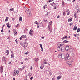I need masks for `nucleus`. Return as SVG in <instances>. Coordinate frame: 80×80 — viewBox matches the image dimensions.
Masks as SVG:
<instances>
[{
	"label": "nucleus",
	"instance_id": "1",
	"mask_svg": "<svg viewBox=\"0 0 80 80\" xmlns=\"http://www.w3.org/2000/svg\"><path fill=\"white\" fill-rule=\"evenodd\" d=\"M63 45H64V42H59L58 44V45L60 46H63Z\"/></svg>",
	"mask_w": 80,
	"mask_h": 80
},
{
	"label": "nucleus",
	"instance_id": "2",
	"mask_svg": "<svg viewBox=\"0 0 80 80\" xmlns=\"http://www.w3.org/2000/svg\"><path fill=\"white\" fill-rule=\"evenodd\" d=\"M28 45V44L27 42H26L24 43L23 45V47H24V50H25V48H26V47H27V46Z\"/></svg>",
	"mask_w": 80,
	"mask_h": 80
},
{
	"label": "nucleus",
	"instance_id": "3",
	"mask_svg": "<svg viewBox=\"0 0 80 80\" xmlns=\"http://www.w3.org/2000/svg\"><path fill=\"white\" fill-rule=\"evenodd\" d=\"M58 47L57 48V50L58 51H59V52L60 51H61V48H62V47H61V46H59V45H58Z\"/></svg>",
	"mask_w": 80,
	"mask_h": 80
},
{
	"label": "nucleus",
	"instance_id": "4",
	"mask_svg": "<svg viewBox=\"0 0 80 80\" xmlns=\"http://www.w3.org/2000/svg\"><path fill=\"white\" fill-rule=\"evenodd\" d=\"M29 33L30 35H33V30L32 29L30 30Z\"/></svg>",
	"mask_w": 80,
	"mask_h": 80
},
{
	"label": "nucleus",
	"instance_id": "5",
	"mask_svg": "<svg viewBox=\"0 0 80 80\" xmlns=\"http://www.w3.org/2000/svg\"><path fill=\"white\" fill-rule=\"evenodd\" d=\"M60 56H61V58L62 59H65H65H67V58H66V57H65V56L62 55V54H60Z\"/></svg>",
	"mask_w": 80,
	"mask_h": 80
},
{
	"label": "nucleus",
	"instance_id": "6",
	"mask_svg": "<svg viewBox=\"0 0 80 80\" xmlns=\"http://www.w3.org/2000/svg\"><path fill=\"white\" fill-rule=\"evenodd\" d=\"M69 49H70V48L68 46H66L65 48V49L66 50V51H68Z\"/></svg>",
	"mask_w": 80,
	"mask_h": 80
},
{
	"label": "nucleus",
	"instance_id": "7",
	"mask_svg": "<svg viewBox=\"0 0 80 80\" xmlns=\"http://www.w3.org/2000/svg\"><path fill=\"white\" fill-rule=\"evenodd\" d=\"M68 64L69 67H72V62H68Z\"/></svg>",
	"mask_w": 80,
	"mask_h": 80
},
{
	"label": "nucleus",
	"instance_id": "8",
	"mask_svg": "<svg viewBox=\"0 0 80 80\" xmlns=\"http://www.w3.org/2000/svg\"><path fill=\"white\" fill-rule=\"evenodd\" d=\"M25 11L26 12H27V13L28 12V8L26 7V8H25Z\"/></svg>",
	"mask_w": 80,
	"mask_h": 80
},
{
	"label": "nucleus",
	"instance_id": "9",
	"mask_svg": "<svg viewBox=\"0 0 80 80\" xmlns=\"http://www.w3.org/2000/svg\"><path fill=\"white\" fill-rule=\"evenodd\" d=\"M17 71H15V70H14L13 72V75L14 76H15V75H17Z\"/></svg>",
	"mask_w": 80,
	"mask_h": 80
},
{
	"label": "nucleus",
	"instance_id": "10",
	"mask_svg": "<svg viewBox=\"0 0 80 80\" xmlns=\"http://www.w3.org/2000/svg\"><path fill=\"white\" fill-rule=\"evenodd\" d=\"M61 52H63L65 51V47H61Z\"/></svg>",
	"mask_w": 80,
	"mask_h": 80
},
{
	"label": "nucleus",
	"instance_id": "11",
	"mask_svg": "<svg viewBox=\"0 0 80 80\" xmlns=\"http://www.w3.org/2000/svg\"><path fill=\"white\" fill-rule=\"evenodd\" d=\"M28 14V17H30L31 15H32V13H31V12H30H30H27Z\"/></svg>",
	"mask_w": 80,
	"mask_h": 80
},
{
	"label": "nucleus",
	"instance_id": "12",
	"mask_svg": "<svg viewBox=\"0 0 80 80\" xmlns=\"http://www.w3.org/2000/svg\"><path fill=\"white\" fill-rule=\"evenodd\" d=\"M9 24L10 23H8L6 24L8 28H10V25Z\"/></svg>",
	"mask_w": 80,
	"mask_h": 80
},
{
	"label": "nucleus",
	"instance_id": "13",
	"mask_svg": "<svg viewBox=\"0 0 80 80\" xmlns=\"http://www.w3.org/2000/svg\"><path fill=\"white\" fill-rule=\"evenodd\" d=\"M0 72H1V73H2L3 72V66H1L0 67Z\"/></svg>",
	"mask_w": 80,
	"mask_h": 80
},
{
	"label": "nucleus",
	"instance_id": "14",
	"mask_svg": "<svg viewBox=\"0 0 80 80\" xmlns=\"http://www.w3.org/2000/svg\"><path fill=\"white\" fill-rule=\"evenodd\" d=\"M72 20H73V18H70L68 19V22H70L72 21Z\"/></svg>",
	"mask_w": 80,
	"mask_h": 80
},
{
	"label": "nucleus",
	"instance_id": "15",
	"mask_svg": "<svg viewBox=\"0 0 80 80\" xmlns=\"http://www.w3.org/2000/svg\"><path fill=\"white\" fill-rule=\"evenodd\" d=\"M43 67H44V65H43V64H42L41 65V69H43Z\"/></svg>",
	"mask_w": 80,
	"mask_h": 80
},
{
	"label": "nucleus",
	"instance_id": "16",
	"mask_svg": "<svg viewBox=\"0 0 80 80\" xmlns=\"http://www.w3.org/2000/svg\"><path fill=\"white\" fill-rule=\"evenodd\" d=\"M77 28V26L76 25L74 26V27L73 29V30H76Z\"/></svg>",
	"mask_w": 80,
	"mask_h": 80
},
{
	"label": "nucleus",
	"instance_id": "17",
	"mask_svg": "<svg viewBox=\"0 0 80 80\" xmlns=\"http://www.w3.org/2000/svg\"><path fill=\"white\" fill-rule=\"evenodd\" d=\"M69 57V55L68 53H67L66 54V59H68V57Z\"/></svg>",
	"mask_w": 80,
	"mask_h": 80
},
{
	"label": "nucleus",
	"instance_id": "18",
	"mask_svg": "<svg viewBox=\"0 0 80 80\" xmlns=\"http://www.w3.org/2000/svg\"><path fill=\"white\" fill-rule=\"evenodd\" d=\"M68 38V37L66 36L65 37H63V38H62V40H65V39H67Z\"/></svg>",
	"mask_w": 80,
	"mask_h": 80
},
{
	"label": "nucleus",
	"instance_id": "19",
	"mask_svg": "<svg viewBox=\"0 0 80 80\" xmlns=\"http://www.w3.org/2000/svg\"><path fill=\"white\" fill-rule=\"evenodd\" d=\"M6 53H7V55H8L9 54V50H7L5 51Z\"/></svg>",
	"mask_w": 80,
	"mask_h": 80
},
{
	"label": "nucleus",
	"instance_id": "20",
	"mask_svg": "<svg viewBox=\"0 0 80 80\" xmlns=\"http://www.w3.org/2000/svg\"><path fill=\"white\" fill-rule=\"evenodd\" d=\"M61 77H62V76H58L57 77L58 80H60V78H61Z\"/></svg>",
	"mask_w": 80,
	"mask_h": 80
},
{
	"label": "nucleus",
	"instance_id": "21",
	"mask_svg": "<svg viewBox=\"0 0 80 80\" xmlns=\"http://www.w3.org/2000/svg\"><path fill=\"white\" fill-rule=\"evenodd\" d=\"M50 12H48L46 14V16H47V17H48L49 15H50Z\"/></svg>",
	"mask_w": 80,
	"mask_h": 80
},
{
	"label": "nucleus",
	"instance_id": "22",
	"mask_svg": "<svg viewBox=\"0 0 80 80\" xmlns=\"http://www.w3.org/2000/svg\"><path fill=\"white\" fill-rule=\"evenodd\" d=\"M63 42L65 43H68V42H69V41L67 40H64V41Z\"/></svg>",
	"mask_w": 80,
	"mask_h": 80
},
{
	"label": "nucleus",
	"instance_id": "23",
	"mask_svg": "<svg viewBox=\"0 0 80 80\" xmlns=\"http://www.w3.org/2000/svg\"><path fill=\"white\" fill-rule=\"evenodd\" d=\"M19 20L20 21H22V17H19Z\"/></svg>",
	"mask_w": 80,
	"mask_h": 80
},
{
	"label": "nucleus",
	"instance_id": "24",
	"mask_svg": "<svg viewBox=\"0 0 80 80\" xmlns=\"http://www.w3.org/2000/svg\"><path fill=\"white\" fill-rule=\"evenodd\" d=\"M8 20V17H7L5 19V22H7Z\"/></svg>",
	"mask_w": 80,
	"mask_h": 80
},
{
	"label": "nucleus",
	"instance_id": "25",
	"mask_svg": "<svg viewBox=\"0 0 80 80\" xmlns=\"http://www.w3.org/2000/svg\"><path fill=\"white\" fill-rule=\"evenodd\" d=\"M80 12V8H79L77 11V13H79V12Z\"/></svg>",
	"mask_w": 80,
	"mask_h": 80
},
{
	"label": "nucleus",
	"instance_id": "26",
	"mask_svg": "<svg viewBox=\"0 0 80 80\" xmlns=\"http://www.w3.org/2000/svg\"><path fill=\"white\" fill-rule=\"evenodd\" d=\"M43 8H44V9H45V8H47V5H44L43 7Z\"/></svg>",
	"mask_w": 80,
	"mask_h": 80
},
{
	"label": "nucleus",
	"instance_id": "27",
	"mask_svg": "<svg viewBox=\"0 0 80 80\" xmlns=\"http://www.w3.org/2000/svg\"><path fill=\"white\" fill-rule=\"evenodd\" d=\"M35 62H38V58H36L35 59Z\"/></svg>",
	"mask_w": 80,
	"mask_h": 80
},
{
	"label": "nucleus",
	"instance_id": "28",
	"mask_svg": "<svg viewBox=\"0 0 80 80\" xmlns=\"http://www.w3.org/2000/svg\"><path fill=\"white\" fill-rule=\"evenodd\" d=\"M74 37H78V36H79V34H74Z\"/></svg>",
	"mask_w": 80,
	"mask_h": 80
},
{
	"label": "nucleus",
	"instance_id": "29",
	"mask_svg": "<svg viewBox=\"0 0 80 80\" xmlns=\"http://www.w3.org/2000/svg\"><path fill=\"white\" fill-rule=\"evenodd\" d=\"M44 64H48V62H47L45 60L44 61Z\"/></svg>",
	"mask_w": 80,
	"mask_h": 80
},
{
	"label": "nucleus",
	"instance_id": "30",
	"mask_svg": "<svg viewBox=\"0 0 80 80\" xmlns=\"http://www.w3.org/2000/svg\"><path fill=\"white\" fill-rule=\"evenodd\" d=\"M56 6H57V5H56V4L54 5L53 7L54 8V9H56V8H57V7H56Z\"/></svg>",
	"mask_w": 80,
	"mask_h": 80
},
{
	"label": "nucleus",
	"instance_id": "31",
	"mask_svg": "<svg viewBox=\"0 0 80 80\" xmlns=\"http://www.w3.org/2000/svg\"><path fill=\"white\" fill-rule=\"evenodd\" d=\"M24 68V67H23V68H21L19 70H21V71H22V70H23V69Z\"/></svg>",
	"mask_w": 80,
	"mask_h": 80
},
{
	"label": "nucleus",
	"instance_id": "32",
	"mask_svg": "<svg viewBox=\"0 0 80 80\" xmlns=\"http://www.w3.org/2000/svg\"><path fill=\"white\" fill-rule=\"evenodd\" d=\"M71 57H75V55L73 53H72L71 54Z\"/></svg>",
	"mask_w": 80,
	"mask_h": 80
},
{
	"label": "nucleus",
	"instance_id": "33",
	"mask_svg": "<svg viewBox=\"0 0 80 80\" xmlns=\"http://www.w3.org/2000/svg\"><path fill=\"white\" fill-rule=\"evenodd\" d=\"M80 28H78L77 30V32H80Z\"/></svg>",
	"mask_w": 80,
	"mask_h": 80
},
{
	"label": "nucleus",
	"instance_id": "34",
	"mask_svg": "<svg viewBox=\"0 0 80 80\" xmlns=\"http://www.w3.org/2000/svg\"><path fill=\"white\" fill-rule=\"evenodd\" d=\"M5 57H3L2 58V60H5Z\"/></svg>",
	"mask_w": 80,
	"mask_h": 80
},
{
	"label": "nucleus",
	"instance_id": "35",
	"mask_svg": "<svg viewBox=\"0 0 80 80\" xmlns=\"http://www.w3.org/2000/svg\"><path fill=\"white\" fill-rule=\"evenodd\" d=\"M14 35H17V32H14Z\"/></svg>",
	"mask_w": 80,
	"mask_h": 80
},
{
	"label": "nucleus",
	"instance_id": "36",
	"mask_svg": "<svg viewBox=\"0 0 80 80\" xmlns=\"http://www.w3.org/2000/svg\"><path fill=\"white\" fill-rule=\"evenodd\" d=\"M28 75V76L30 77L32 75V73H31V72H29Z\"/></svg>",
	"mask_w": 80,
	"mask_h": 80
},
{
	"label": "nucleus",
	"instance_id": "37",
	"mask_svg": "<svg viewBox=\"0 0 80 80\" xmlns=\"http://www.w3.org/2000/svg\"><path fill=\"white\" fill-rule=\"evenodd\" d=\"M15 41L16 42L17 44H18V40H17V39H16L15 40Z\"/></svg>",
	"mask_w": 80,
	"mask_h": 80
},
{
	"label": "nucleus",
	"instance_id": "38",
	"mask_svg": "<svg viewBox=\"0 0 80 80\" xmlns=\"http://www.w3.org/2000/svg\"><path fill=\"white\" fill-rule=\"evenodd\" d=\"M63 15L64 16H65L66 14H65V12H63Z\"/></svg>",
	"mask_w": 80,
	"mask_h": 80
},
{
	"label": "nucleus",
	"instance_id": "39",
	"mask_svg": "<svg viewBox=\"0 0 80 80\" xmlns=\"http://www.w3.org/2000/svg\"><path fill=\"white\" fill-rule=\"evenodd\" d=\"M50 25H49L48 27V29L49 30H50Z\"/></svg>",
	"mask_w": 80,
	"mask_h": 80
},
{
	"label": "nucleus",
	"instance_id": "40",
	"mask_svg": "<svg viewBox=\"0 0 80 80\" xmlns=\"http://www.w3.org/2000/svg\"><path fill=\"white\" fill-rule=\"evenodd\" d=\"M13 55H14L13 54H12L11 55V58H13V57H14Z\"/></svg>",
	"mask_w": 80,
	"mask_h": 80
},
{
	"label": "nucleus",
	"instance_id": "41",
	"mask_svg": "<svg viewBox=\"0 0 80 80\" xmlns=\"http://www.w3.org/2000/svg\"><path fill=\"white\" fill-rule=\"evenodd\" d=\"M13 10H14V9H13V8H12V9H10V11H13Z\"/></svg>",
	"mask_w": 80,
	"mask_h": 80
},
{
	"label": "nucleus",
	"instance_id": "42",
	"mask_svg": "<svg viewBox=\"0 0 80 80\" xmlns=\"http://www.w3.org/2000/svg\"><path fill=\"white\" fill-rule=\"evenodd\" d=\"M67 14L68 15H70V11H68V12H67Z\"/></svg>",
	"mask_w": 80,
	"mask_h": 80
},
{
	"label": "nucleus",
	"instance_id": "43",
	"mask_svg": "<svg viewBox=\"0 0 80 80\" xmlns=\"http://www.w3.org/2000/svg\"><path fill=\"white\" fill-rule=\"evenodd\" d=\"M52 21H50L49 22V25H50V26H52Z\"/></svg>",
	"mask_w": 80,
	"mask_h": 80
},
{
	"label": "nucleus",
	"instance_id": "44",
	"mask_svg": "<svg viewBox=\"0 0 80 80\" xmlns=\"http://www.w3.org/2000/svg\"><path fill=\"white\" fill-rule=\"evenodd\" d=\"M20 44L22 46V47H23L24 44L23 43H21Z\"/></svg>",
	"mask_w": 80,
	"mask_h": 80
},
{
	"label": "nucleus",
	"instance_id": "45",
	"mask_svg": "<svg viewBox=\"0 0 80 80\" xmlns=\"http://www.w3.org/2000/svg\"><path fill=\"white\" fill-rule=\"evenodd\" d=\"M42 22L41 21H41L39 22V25H41V24H42Z\"/></svg>",
	"mask_w": 80,
	"mask_h": 80
},
{
	"label": "nucleus",
	"instance_id": "46",
	"mask_svg": "<svg viewBox=\"0 0 80 80\" xmlns=\"http://www.w3.org/2000/svg\"><path fill=\"white\" fill-rule=\"evenodd\" d=\"M23 36V38H26L27 36H26V35H22Z\"/></svg>",
	"mask_w": 80,
	"mask_h": 80
},
{
	"label": "nucleus",
	"instance_id": "47",
	"mask_svg": "<svg viewBox=\"0 0 80 80\" xmlns=\"http://www.w3.org/2000/svg\"><path fill=\"white\" fill-rule=\"evenodd\" d=\"M30 79L31 80H33V77H31V78H30Z\"/></svg>",
	"mask_w": 80,
	"mask_h": 80
},
{
	"label": "nucleus",
	"instance_id": "48",
	"mask_svg": "<svg viewBox=\"0 0 80 80\" xmlns=\"http://www.w3.org/2000/svg\"><path fill=\"white\" fill-rule=\"evenodd\" d=\"M72 62H74V59H72L71 60Z\"/></svg>",
	"mask_w": 80,
	"mask_h": 80
},
{
	"label": "nucleus",
	"instance_id": "49",
	"mask_svg": "<svg viewBox=\"0 0 80 80\" xmlns=\"http://www.w3.org/2000/svg\"><path fill=\"white\" fill-rule=\"evenodd\" d=\"M37 23H38V22L37 21H36L35 22V24H36L37 25H38V24H37Z\"/></svg>",
	"mask_w": 80,
	"mask_h": 80
},
{
	"label": "nucleus",
	"instance_id": "50",
	"mask_svg": "<svg viewBox=\"0 0 80 80\" xmlns=\"http://www.w3.org/2000/svg\"><path fill=\"white\" fill-rule=\"evenodd\" d=\"M41 48L42 49L41 51H43V47H41Z\"/></svg>",
	"mask_w": 80,
	"mask_h": 80
},
{
	"label": "nucleus",
	"instance_id": "51",
	"mask_svg": "<svg viewBox=\"0 0 80 80\" xmlns=\"http://www.w3.org/2000/svg\"><path fill=\"white\" fill-rule=\"evenodd\" d=\"M57 18H60V15H59L57 17Z\"/></svg>",
	"mask_w": 80,
	"mask_h": 80
},
{
	"label": "nucleus",
	"instance_id": "52",
	"mask_svg": "<svg viewBox=\"0 0 80 80\" xmlns=\"http://www.w3.org/2000/svg\"><path fill=\"white\" fill-rule=\"evenodd\" d=\"M50 5H52V6H53V3H51Z\"/></svg>",
	"mask_w": 80,
	"mask_h": 80
},
{
	"label": "nucleus",
	"instance_id": "53",
	"mask_svg": "<svg viewBox=\"0 0 80 80\" xmlns=\"http://www.w3.org/2000/svg\"><path fill=\"white\" fill-rule=\"evenodd\" d=\"M49 74L50 75V76L52 75V73L49 72Z\"/></svg>",
	"mask_w": 80,
	"mask_h": 80
},
{
	"label": "nucleus",
	"instance_id": "54",
	"mask_svg": "<svg viewBox=\"0 0 80 80\" xmlns=\"http://www.w3.org/2000/svg\"><path fill=\"white\" fill-rule=\"evenodd\" d=\"M45 37H41V38H42V39H44Z\"/></svg>",
	"mask_w": 80,
	"mask_h": 80
},
{
	"label": "nucleus",
	"instance_id": "55",
	"mask_svg": "<svg viewBox=\"0 0 80 80\" xmlns=\"http://www.w3.org/2000/svg\"><path fill=\"white\" fill-rule=\"evenodd\" d=\"M40 47H42V44H40Z\"/></svg>",
	"mask_w": 80,
	"mask_h": 80
},
{
	"label": "nucleus",
	"instance_id": "56",
	"mask_svg": "<svg viewBox=\"0 0 80 80\" xmlns=\"http://www.w3.org/2000/svg\"><path fill=\"white\" fill-rule=\"evenodd\" d=\"M74 17H75V18H77V17H76V15L75 14L74 15Z\"/></svg>",
	"mask_w": 80,
	"mask_h": 80
},
{
	"label": "nucleus",
	"instance_id": "57",
	"mask_svg": "<svg viewBox=\"0 0 80 80\" xmlns=\"http://www.w3.org/2000/svg\"><path fill=\"white\" fill-rule=\"evenodd\" d=\"M22 38L21 37H21L20 38V40H22Z\"/></svg>",
	"mask_w": 80,
	"mask_h": 80
},
{
	"label": "nucleus",
	"instance_id": "58",
	"mask_svg": "<svg viewBox=\"0 0 80 80\" xmlns=\"http://www.w3.org/2000/svg\"><path fill=\"white\" fill-rule=\"evenodd\" d=\"M8 64H9V65H11V62H9Z\"/></svg>",
	"mask_w": 80,
	"mask_h": 80
},
{
	"label": "nucleus",
	"instance_id": "59",
	"mask_svg": "<svg viewBox=\"0 0 80 80\" xmlns=\"http://www.w3.org/2000/svg\"><path fill=\"white\" fill-rule=\"evenodd\" d=\"M3 29H2V30H1V32H3Z\"/></svg>",
	"mask_w": 80,
	"mask_h": 80
},
{
	"label": "nucleus",
	"instance_id": "60",
	"mask_svg": "<svg viewBox=\"0 0 80 80\" xmlns=\"http://www.w3.org/2000/svg\"><path fill=\"white\" fill-rule=\"evenodd\" d=\"M19 24H18L17 25V26H16V27H18V26H19Z\"/></svg>",
	"mask_w": 80,
	"mask_h": 80
},
{
	"label": "nucleus",
	"instance_id": "61",
	"mask_svg": "<svg viewBox=\"0 0 80 80\" xmlns=\"http://www.w3.org/2000/svg\"><path fill=\"white\" fill-rule=\"evenodd\" d=\"M68 11H69V9H68L67 10L66 12H68Z\"/></svg>",
	"mask_w": 80,
	"mask_h": 80
},
{
	"label": "nucleus",
	"instance_id": "62",
	"mask_svg": "<svg viewBox=\"0 0 80 80\" xmlns=\"http://www.w3.org/2000/svg\"><path fill=\"white\" fill-rule=\"evenodd\" d=\"M25 54H26V55H27V54H28V52H26L25 53Z\"/></svg>",
	"mask_w": 80,
	"mask_h": 80
},
{
	"label": "nucleus",
	"instance_id": "63",
	"mask_svg": "<svg viewBox=\"0 0 80 80\" xmlns=\"http://www.w3.org/2000/svg\"><path fill=\"white\" fill-rule=\"evenodd\" d=\"M49 2H52V0H49Z\"/></svg>",
	"mask_w": 80,
	"mask_h": 80
},
{
	"label": "nucleus",
	"instance_id": "64",
	"mask_svg": "<svg viewBox=\"0 0 80 80\" xmlns=\"http://www.w3.org/2000/svg\"><path fill=\"white\" fill-rule=\"evenodd\" d=\"M37 28H39V26H37Z\"/></svg>",
	"mask_w": 80,
	"mask_h": 80
}]
</instances>
